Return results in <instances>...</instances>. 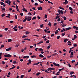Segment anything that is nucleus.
<instances>
[{
	"mask_svg": "<svg viewBox=\"0 0 78 78\" xmlns=\"http://www.w3.org/2000/svg\"><path fill=\"white\" fill-rule=\"evenodd\" d=\"M58 12L59 14H64V12H63V11L62 10H58Z\"/></svg>",
	"mask_w": 78,
	"mask_h": 78,
	"instance_id": "nucleus-1",
	"label": "nucleus"
},
{
	"mask_svg": "<svg viewBox=\"0 0 78 78\" xmlns=\"http://www.w3.org/2000/svg\"><path fill=\"white\" fill-rule=\"evenodd\" d=\"M4 56H5L6 58H9V57H11L12 56L9 54H8V55H4Z\"/></svg>",
	"mask_w": 78,
	"mask_h": 78,
	"instance_id": "nucleus-2",
	"label": "nucleus"
},
{
	"mask_svg": "<svg viewBox=\"0 0 78 78\" xmlns=\"http://www.w3.org/2000/svg\"><path fill=\"white\" fill-rule=\"evenodd\" d=\"M31 20V17L28 16L27 19V22H29V21H30Z\"/></svg>",
	"mask_w": 78,
	"mask_h": 78,
	"instance_id": "nucleus-3",
	"label": "nucleus"
},
{
	"mask_svg": "<svg viewBox=\"0 0 78 78\" xmlns=\"http://www.w3.org/2000/svg\"><path fill=\"white\" fill-rule=\"evenodd\" d=\"M73 52H71V54L70 55V58H73Z\"/></svg>",
	"mask_w": 78,
	"mask_h": 78,
	"instance_id": "nucleus-4",
	"label": "nucleus"
},
{
	"mask_svg": "<svg viewBox=\"0 0 78 78\" xmlns=\"http://www.w3.org/2000/svg\"><path fill=\"white\" fill-rule=\"evenodd\" d=\"M53 64H54V66H58V67H59V64H56V63L55 62H54Z\"/></svg>",
	"mask_w": 78,
	"mask_h": 78,
	"instance_id": "nucleus-5",
	"label": "nucleus"
},
{
	"mask_svg": "<svg viewBox=\"0 0 78 78\" xmlns=\"http://www.w3.org/2000/svg\"><path fill=\"white\" fill-rule=\"evenodd\" d=\"M5 50L7 51H10L11 50V48L10 47L6 49Z\"/></svg>",
	"mask_w": 78,
	"mask_h": 78,
	"instance_id": "nucleus-6",
	"label": "nucleus"
},
{
	"mask_svg": "<svg viewBox=\"0 0 78 78\" xmlns=\"http://www.w3.org/2000/svg\"><path fill=\"white\" fill-rule=\"evenodd\" d=\"M37 9L38 10H41V11L42 10V8L41 6H40V7H38L37 8Z\"/></svg>",
	"mask_w": 78,
	"mask_h": 78,
	"instance_id": "nucleus-7",
	"label": "nucleus"
},
{
	"mask_svg": "<svg viewBox=\"0 0 78 78\" xmlns=\"http://www.w3.org/2000/svg\"><path fill=\"white\" fill-rule=\"evenodd\" d=\"M70 29H71V27H69L66 28V31H67L68 30H70Z\"/></svg>",
	"mask_w": 78,
	"mask_h": 78,
	"instance_id": "nucleus-8",
	"label": "nucleus"
},
{
	"mask_svg": "<svg viewBox=\"0 0 78 78\" xmlns=\"http://www.w3.org/2000/svg\"><path fill=\"white\" fill-rule=\"evenodd\" d=\"M39 57H41V58H44V56L42 55L41 54H40L39 55Z\"/></svg>",
	"mask_w": 78,
	"mask_h": 78,
	"instance_id": "nucleus-9",
	"label": "nucleus"
},
{
	"mask_svg": "<svg viewBox=\"0 0 78 78\" xmlns=\"http://www.w3.org/2000/svg\"><path fill=\"white\" fill-rule=\"evenodd\" d=\"M48 25L49 27H51V23L49 22L48 24Z\"/></svg>",
	"mask_w": 78,
	"mask_h": 78,
	"instance_id": "nucleus-10",
	"label": "nucleus"
},
{
	"mask_svg": "<svg viewBox=\"0 0 78 78\" xmlns=\"http://www.w3.org/2000/svg\"><path fill=\"white\" fill-rule=\"evenodd\" d=\"M39 2L41 3H44V2L42 1H41L40 0H38Z\"/></svg>",
	"mask_w": 78,
	"mask_h": 78,
	"instance_id": "nucleus-11",
	"label": "nucleus"
},
{
	"mask_svg": "<svg viewBox=\"0 0 78 78\" xmlns=\"http://www.w3.org/2000/svg\"><path fill=\"white\" fill-rule=\"evenodd\" d=\"M65 0V2H64V3H66V4H67L68 3V1L67 0Z\"/></svg>",
	"mask_w": 78,
	"mask_h": 78,
	"instance_id": "nucleus-12",
	"label": "nucleus"
},
{
	"mask_svg": "<svg viewBox=\"0 0 78 78\" xmlns=\"http://www.w3.org/2000/svg\"><path fill=\"white\" fill-rule=\"evenodd\" d=\"M66 41H68V39H65L64 40V42L66 43Z\"/></svg>",
	"mask_w": 78,
	"mask_h": 78,
	"instance_id": "nucleus-13",
	"label": "nucleus"
},
{
	"mask_svg": "<svg viewBox=\"0 0 78 78\" xmlns=\"http://www.w3.org/2000/svg\"><path fill=\"white\" fill-rule=\"evenodd\" d=\"M12 41V40L11 39H9L8 40V42H11Z\"/></svg>",
	"mask_w": 78,
	"mask_h": 78,
	"instance_id": "nucleus-14",
	"label": "nucleus"
},
{
	"mask_svg": "<svg viewBox=\"0 0 78 78\" xmlns=\"http://www.w3.org/2000/svg\"><path fill=\"white\" fill-rule=\"evenodd\" d=\"M31 59H29V60L28 62L29 64H31Z\"/></svg>",
	"mask_w": 78,
	"mask_h": 78,
	"instance_id": "nucleus-15",
	"label": "nucleus"
},
{
	"mask_svg": "<svg viewBox=\"0 0 78 78\" xmlns=\"http://www.w3.org/2000/svg\"><path fill=\"white\" fill-rule=\"evenodd\" d=\"M64 68L63 67V68H62V69H59V72H60V71H61V70H64Z\"/></svg>",
	"mask_w": 78,
	"mask_h": 78,
	"instance_id": "nucleus-16",
	"label": "nucleus"
},
{
	"mask_svg": "<svg viewBox=\"0 0 78 78\" xmlns=\"http://www.w3.org/2000/svg\"><path fill=\"white\" fill-rule=\"evenodd\" d=\"M59 8L60 9H63V10H64V8H62V7H61V6H60L59 7Z\"/></svg>",
	"mask_w": 78,
	"mask_h": 78,
	"instance_id": "nucleus-17",
	"label": "nucleus"
},
{
	"mask_svg": "<svg viewBox=\"0 0 78 78\" xmlns=\"http://www.w3.org/2000/svg\"><path fill=\"white\" fill-rule=\"evenodd\" d=\"M60 16H57L55 17V19H58V18H59Z\"/></svg>",
	"mask_w": 78,
	"mask_h": 78,
	"instance_id": "nucleus-18",
	"label": "nucleus"
},
{
	"mask_svg": "<svg viewBox=\"0 0 78 78\" xmlns=\"http://www.w3.org/2000/svg\"><path fill=\"white\" fill-rule=\"evenodd\" d=\"M69 10H70V11H73V9H72V7H69Z\"/></svg>",
	"mask_w": 78,
	"mask_h": 78,
	"instance_id": "nucleus-19",
	"label": "nucleus"
},
{
	"mask_svg": "<svg viewBox=\"0 0 78 78\" xmlns=\"http://www.w3.org/2000/svg\"><path fill=\"white\" fill-rule=\"evenodd\" d=\"M3 54L2 53H0V59H2V57H1L2 56V55Z\"/></svg>",
	"mask_w": 78,
	"mask_h": 78,
	"instance_id": "nucleus-20",
	"label": "nucleus"
},
{
	"mask_svg": "<svg viewBox=\"0 0 78 78\" xmlns=\"http://www.w3.org/2000/svg\"><path fill=\"white\" fill-rule=\"evenodd\" d=\"M58 30H56L55 32V34H58Z\"/></svg>",
	"mask_w": 78,
	"mask_h": 78,
	"instance_id": "nucleus-21",
	"label": "nucleus"
},
{
	"mask_svg": "<svg viewBox=\"0 0 78 78\" xmlns=\"http://www.w3.org/2000/svg\"><path fill=\"white\" fill-rule=\"evenodd\" d=\"M50 42V41L48 40V41H46V44H48Z\"/></svg>",
	"mask_w": 78,
	"mask_h": 78,
	"instance_id": "nucleus-22",
	"label": "nucleus"
},
{
	"mask_svg": "<svg viewBox=\"0 0 78 78\" xmlns=\"http://www.w3.org/2000/svg\"><path fill=\"white\" fill-rule=\"evenodd\" d=\"M59 73H60L59 71L57 72L56 74V75H59Z\"/></svg>",
	"mask_w": 78,
	"mask_h": 78,
	"instance_id": "nucleus-23",
	"label": "nucleus"
},
{
	"mask_svg": "<svg viewBox=\"0 0 78 78\" xmlns=\"http://www.w3.org/2000/svg\"><path fill=\"white\" fill-rule=\"evenodd\" d=\"M11 3V2H10V0H9V3H8V5H10Z\"/></svg>",
	"mask_w": 78,
	"mask_h": 78,
	"instance_id": "nucleus-24",
	"label": "nucleus"
},
{
	"mask_svg": "<svg viewBox=\"0 0 78 78\" xmlns=\"http://www.w3.org/2000/svg\"><path fill=\"white\" fill-rule=\"evenodd\" d=\"M27 20V18H25L23 20V22H25L26 20Z\"/></svg>",
	"mask_w": 78,
	"mask_h": 78,
	"instance_id": "nucleus-25",
	"label": "nucleus"
},
{
	"mask_svg": "<svg viewBox=\"0 0 78 78\" xmlns=\"http://www.w3.org/2000/svg\"><path fill=\"white\" fill-rule=\"evenodd\" d=\"M40 74H41L40 73H38L36 74V75L37 76H39V75H40Z\"/></svg>",
	"mask_w": 78,
	"mask_h": 78,
	"instance_id": "nucleus-26",
	"label": "nucleus"
},
{
	"mask_svg": "<svg viewBox=\"0 0 78 78\" xmlns=\"http://www.w3.org/2000/svg\"><path fill=\"white\" fill-rule=\"evenodd\" d=\"M36 16H34L32 18V20H33L34 19H36Z\"/></svg>",
	"mask_w": 78,
	"mask_h": 78,
	"instance_id": "nucleus-27",
	"label": "nucleus"
},
{
	"mask_svg": "<svg viewBox=\"0 0 78 78\" xmlns=\"http://www.w3.org/2000/svg\"><path fill=\"white\" fill-rule=\"evenodd\" d=\"M77 37V36L76 35H74V39H76Z\"/></svg>",
	"mask_w": 78,
	"mask_h": 78,
	"instance_id": "nucleus-28",
	"label": "nucleus"
},
{
	"mask_svg": "<svg viewBox=\"0 0 78 78\" xmlns=\"http://www.w3.org/2000/svg\"><path fill=\"white\" fill-rule=\"evenodd\" d=\"M74 73V72H71L69 74L70 75H72V74H73V73Z\"/></svg>",
	"mask_w": 78,
	"mask_h": 78,
	"instance_id": "nucleus-29",
	"label": "nucleus"
},
{
	"mask_svg": "<svg viewBox=\"0 0 78 78\" xmlns=\"http://www.w3.org/2000/svg\"><path fill=\"white\" fill-rule=\"evenodd\" d=\"M65 33H62V36L63 37L64 36H65Z\"/></svg>",
	"mask_w": 78,
	"mask_h": 78,
	"instance_id": "nucleus-30",
	"label": "nucleus"
},
{
	"mask_svg": "<svg viewBox=\"0 0 78 78\" xmlns=\"http://www.w3.org/2000/svg\"><path fill=\"white\" fill-rule=\"evenodd\" d=\"M36 57V56L34 55H32L31 56V58H35Z\"/></svg>",
	"mask_w": 78,
	"mask_h": 78,
	"instance_id": "nucleus-31",
	"label": "nucleus"
},
{
	"mask_svg": "<svg viewBox=\"0 0 78 78\" xmlns=\"http://www.w3.org/2000/svg\"><path fill=\"white\" fill-rule=\"evenodd\" d=\"M63 19H64V20H66V19H67V18H66V17H65V16H63Z\"/></svg>",
	"mask_w": 78,
	"mask_h": 78,
	"instance_id": "nucleus-32",
	"label": "nucleus"
},
{
	"mask_svg": "<svg viewBox=\"0 0 78 78\" xmlns=\"http://www.w3.org/2000/svg\"><path fill=\"white\" fill-rule=\"evenodd\" d=\"M23 13H21L20 14V15L21 16V17H22L23 16Z\"/></svg>",
	"mask_w": 78,
	"mask_h": 78,
	"instance_id": "nucleus-33",
	"label": "nucleus"
},
{
	"mask_svg": "<svg viewBox=\"0 0 78 78\" xmlns=\"http://www.w3.org/2000/svg\"><path fill=\"white\" fill-rule=\"evenodd\" d=\"M67 66H68L69 67H71V65L70 64H68Z\"/></svg>",
	"mask_w": 78,
	"mask_h": 78,
	"instance_id": "nucleus-34",
	"label": "nucleus"
},
{
	"mask_svg": "<svg viewBox=\"0 0 78 78\" xmlns=\"http://www.w3.org/2000/svg\"><path fill=\"white\" fill-rule=\"evenodd\" d=\"M43 25H44V24H43L40 25L41 28H42V27H44V26H43Z\"/></svg>",
	"mask_w": 78,
	"mask_h": 78,
	"instance_id": "nucleus-35",
	"label": "nucleus"
},
{
	"mask_svg": "<svg viewBox=\"0 0 78 78\" xmlns=\"http://www.w3.org/2000/svg\"><path fill=\"white\" fill-rule=\"evenodd\" d=\"M17 26H16L15 27L13 28V29H16L17 28Z\"/></svg>",
	"mask_w": 78,
	"mask_h": 78,
	"instance_id": "nucleus-36",
	"label": "nucleus"
},
{
	"mask_svg": "<svg viewBox=\"0 0 78 78\" xmlns=\"http://www.w3.org/2000/svg\"><path fill=\"white\" fill-rule=\"evenodd\" d=\"M34 5L35 6H37V5H39V4H38L37 3H35L34 4Z\"/></svg>",
	"mask_w": 78,
	"mask_h": 78,
	"instance_id": "nucleus-37",
	"label": "nucleus"
},
{
	"mask_svg": "<svg viewBox=\"0 0 78 78\" xmlns=\"http://www.w3.org/2000/svg\"><path fill=\"white\" fill-rule=\"evenodd\" d=\"M15 17L16 19H17V15H15Z\"/></svg>",
	"mask_w": 78,
	"mask_h": 78,
	"instance_id": "nucleus-38",
	"label": "nucleus"
},
{
	"mask_svg": "<svg viewBox=\"0 0 78 78\" xmlns=\"http://www.w3.org/2000/svg\"><path fill=\"white\" fill-rule=\"evenodd\" d=\"M45 72H46V73H50L48 72L47 70V69L45 70Z\"/></svg>",
	"mask_w": 78,
	"mask_h": 78,
	"instance_id": "nucleus-39",
	"label": "nucleus"
},
{
	"mask_svg": "<svg viewBox=\"0 0 78 78\" xmlns=\"http://www.w3.org/2000/svg\"><path fill=\"white\" fill-rule=\"evenodd\" d=\"M24 77V75H21L20 76V78H23Z\"/></svg>",
	"mask_w": 78,
	"mask_h": 78,
	"instance_id": "nucleus-40",
	"label": "nucleus"
},
{
	"mask_svg": "<svg viewBox=\"0 0 78 78\" xmlns=\"http://www.w3.org/2000/svg\"><path fill=\"white\" fill-rule=\"evenodd\" d=\"M5 16V13H4L3 14H2V17H4V16Z\"/></svg>",
	"mask_w": 78,
	"mask_h": 78,
	"instance_id": "nucleus-41",
	"label": "nucleus"
},
{
	"mask_svg": "<svg viewBox=\"0 0 78 78\" xmlns=\"http://www.w3.org/2000/svg\"><path fill=\"white\" fill-rule=\"evenodd\" d=\"M25 37H27V36L26 35H23L22 37V38H25Z\"/></svg>",
	"mask_w": 78,
	"mask_h": 78,
	"instance_id": "nucleus-42",
	"label": "nucleus"
},
{
	"mask_svg": "<svg viewBox=\"0 0 78 78\" xmlns=\"http://www.w3.org/2000/svg\"><path fill=\"white\" fill-rule=\"evenodd\" d=\"M57 21L58 22H60V21H61V19H60V18L58 19L57 20Z\"/></svg>",
	"mask_w": 78,
	"mask_h": 78,
	"instance_id": "nucleus-43",
	"label": "nucleus"
},
{
	"mask_svg": "<svg viewBox=\"0 0 78 78\" xmlns=\"http://www.w3.org/2000/svg\"><path fill=\"white\" fill-rule=\"evenodd\" d=\"M1 5H4V3L2 2H1Z\"/></svg>",
	"mask_w": 78,
	"mask_h": 78,
	"instance_id": "nucleus-44",
	"label": "nucleus"
},
{
	"mask_svg": "<svg viewBox=\"0 0 78 78\" xmlns=\"http://www.w3.org/2000/svg\"><path fill=\"white\" fill-rule=\"evenodd\" d=\"M51 70H55V69L54 68H51Z\"/></svg>",
	"mask_w": 78,
	"mask_h": 78,
	"instance_id": "nucleus-45",
	"label": "nucleus"
},
{
	"mask_svg": "<svg viewBox=\"0 0 78 78\" xmlns=\"http://www.w3.org/2000/svg\"><path fill=\"white\" fill-rule=\"evenodd\" d=\"M44 17L45 19H47V15H45V16H44Z\"/></svg>",
	"mask_w": 78,
	"mask_h": 78,
	"instance_id": "nucleus-46",
	"label": "nucleus"
},
{
	"mask_svg": "<svg viewBox=\"0 0 78 78\" xmlns=\"http://www.w3.org/2000/svg\"><path fill=\"white\" fill-rule=\"evenodd\" d=\"M26 34H29V32L28 31L26 32Z\"/></svg>",
	"mask_w": 78,
	"mask_h": 78,
	"instance_id": "nucleus-47",
	"label": "nucleus"
},
{
	"mask_svg": "<svg viewBox=\"0 0 78 78\" xmlns=\"http://www.w3.org/2000/svg\"><path fill=\"white\" fill-rule=\"evenodd\" d=\"M76 27H76L75 26H74L73 27V28L74 29H76Z\"/></svg>",
	"mask_w": 78,
	"mask_h": 78,
	"instance_id": "nucleus-48",
	"label": "nucleus"
},
{
	"mask_svg": "<svg viewBox=\"0 0 78 78\" xmlns=\"http://www.w3.org/2000/svg\"><path fill=\"white\" fill-rule=\"evenodd\" d=\"M8 0H7L6 1H5V3H8V2H9Z\"/></svg>",
	"mask_w": 78,
	"mask_h": 78,
	"instance_id": "nucleus-49",
	"label": "nucleus"
},
{
	"mask_svg": "<svg viewBox=\"0 0 78 78\" xmlns=\"http://www.w3.org/2000/svg\"><path fill=\"white\" fill-rule=\"evenodd\" d=\"M40 50L41 51H43V49L42 48H40Z\"/></svg>",
	"mask_w": 78,
	"mask_h": 78,
	"instance_id": "nucleus-50",
	"label": "nucleus"
},
{
	"mask_svg": "<svg viewBox=\"0 0 78 78\" xmlns=\"http://www.w3.org/2000/svg\"><path fill=\"white\" fill-rule=\"evenodd\" d=\"M76 46H77V44H73V47H76Z\"/></svg>",
	"mask_w": 78,
	"mask_h": 78,
	"instance_id": "nucleus-51",
	"label": "nucleus"
},
{
	"mask_svg": "<svg viewBox=\"0 0 78 78\" xmlns=\"http://www.w3.org/2000/svg\"><path fill=\"white\" fill-rule=\"evenodd\" d=\"M63 24V25H62V27H66V25H65V24Z\"/></svg>",
	"mask_w": 78,
	"mask_h": 78,
	"instance_id": "nucleus-52",
	"label": "nucleus"
},
{
	"mask_svg": "<svg viewBox=\"0 0 78 78\" xmlns=\"http://www.w3.org/2000/svg\"><path fill=\"white\" fill-rule=\"evenodd\" d=\"M59 37H60V36H58L57 37V39H59Z\"/></svg>",
	"mask_w": 78,
	"mask_h": 78,
	"instance_id": "nucleus-53",
	"label": "nucleus"
},
{
	"mask_svg": "<svg viewBox=\"0 0 78 78\" xmlns=\"http://www.w3.org/2000/svg\"><path fill=\"white\" fill-rule=\"evenodd\" d=\"M75 62V60H72L71 61L72 63H73V62Z\"/></svg>",
	"mask_w": 78,
	"mask_h": 78,
	"instance_id": "nucleus-54",
	"label": "nucleus"
},
{
	"mask_svg": "<svg viewBox=\"0 0 78 78\" xmlns=\"http://www.w3.org/2000/svg\"><path fill=\"white\" fill-rule=\"evenodd\" d=\"M16 63L17 62H16V61H14L13 62V64H16Z\"/></svg>",
	"mask_w": 78,
	"mask_h": 78,
	"instance_id": "nucleus-55",
	"label": "nucleus"
},
{
	"mask_svg": "<svg viewBox=\"0 0 78 78\" xmlns=\"http://www.w3.org/2000/svg\"><path fill=\"white\" fill-rule=\"evenodd\" d=\"M1 9H2V10H3L4 11H5V8H2Z\"/></svg>",
	"mask_w": 78,
	"mask_h": 78,
	"instance_id": "nucleus-56",
	"label": "nucleus"
},
{
	"mask_svg": "<svg viewBox=\"0 0 78 78\" xmlns=\"http://www.w3.org/2000/svg\"><path fill=\"white\" fill-rule=\"evenodd\" d=\"M37 49H39V48H36L35 49V51H37Z\"/></svg>",
	"mask_w": 78,
	"mask_h": 78,
	"instance_id": "nucleus-57",
	"label": "nucleus"
},
{
	"mask_svg": "<svg viewBox=\"0 0 78 78\" xmlns=\"http://www.w3.org/2000/svg\"><path fill=\"white\" fill-rule=\"evenodd\" d=\"M37 17L38 18V19H41V17H40L39 16H37Z\"/></svg>",
	"mask_w": 78,
	"mask_h": 78,
	"instance_id": "nucleus-58",
	"label": "nucleus"
},
{
	"mask_svg": "<svg viewBox=\"0 0 78 78\" xmlns=\"http://www.w3.org/2000/svg\"><path fill=\"white\" fill-rule=\"evenodd\" d=\"M56 25H57V23H55L54 24V26H56Z\"/></svg>",
	"mask_w": 78,
	"mask_h": 78,
	"instance_id": "nucleus-59",
	"label": "nucleus"
},
{
	"mask_svg": "<svg viewBox=\"0 0 78 78\" xmlns=\"http://www.w3.org/2000/svg\"><path fill=\"white\" fill-rule=\"evenodd\" d=\"M2 64H5V62L4 61H2Z\"/></svg>",
	"mask_w": 78,
	"mask_h": 78,
	"instance_id": "nucleus-60",
	"label": "nucleus"
},
{
	"mask_svg": "<svg viewBox=\"0 0 78 78\" xmlns=\"http://www.w3.org/2000/svg\"><path fill=\"white\" fill-rule=\"evenodd\" d=\"M70 13L73 14V11H70Z\"/></svg>",
	"mask_w": 78,
	"mask_h": 78,
	"instance_id": "nucleus-61",
	"label": "nucleus"
},
{
	"mask_svg": "<svg viewBox=\"0 0 78 78\" xmlns=\"http://www.w3.org/2000/svg\"><path fill=\"white\" fill-rule=\"evenodd\" d=\"M8 75H11V72H9L8 73Z\"/></svg>",
	"mask_w": 78,
	"mask_h": 78,
	"instance_id": "nucleus-62",
	"label": "nucleus"
},
{
	"mask_svg": "<svg viewBox=\"0 0 78 78\" xmlns=\"http://www.w3.org/2000/svg\"><path fill=\"white\" fill-rule=\"evenodd\" d=\"M31 71V69H30L28 71V72H30Z\"/></svg>",
	"mask_w": 78,
	"mask_h": 78,
	"instance_id": "nucleus-63",
	"label": "nucleus"
},
{
	"mask_svg": "<svg viewBox=\"0 0 78 78\" xmlns=\"http://www.w3.org/2000/svg\"><path fill=\"white\" fill-rule=\"evenodd\" d=\"M78 65V62H77L76 63V64L75 65V66H77Z\"/></svg>",
	"mask_w": 78,
	"mask_h": 78,
	"instance_id": "nucleus-64",
	"label": "nucleus"
}]
</instances>
